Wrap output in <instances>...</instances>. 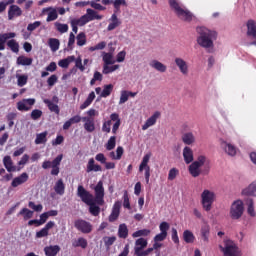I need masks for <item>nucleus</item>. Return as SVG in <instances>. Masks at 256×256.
<instances>
[{"label":"nucleus","instance_id":"nucleus-59","mask_svg":"<svg viewBox=\"0 0 256 256\" xmlns=\"http://www.w3.org/2000/svg\"><path fill=\"white\" fill-rule=\"evenodd\" d=\"M17 77V85L18 87H25L27 85V81L29 77L27 75H16Z\"/></svg>","mask_w":256,"mask_h":256},{"label":"nucleus","instance_id":"nucleus-52","mask_svg":"<svg viewBox=\"0 0 256 256\" xmlns=\"http://www.w3.org/2000/svg\"><path fill=\"white\" fill-rule=\"evenodd\" d=\"M48 44H49V47H50L51 51H53V52L59 51V45H61V43L59 42V39L50 38L48 40Z\"/></svg>","mask_w":256,"mask_h":256},{"label":"nucleus","instance_id":"nucleus-57","mask_svg":"<svg viewBox=\"0 0 256 256\" xmlns=\"http://www.w3.org/2000/svg\"><path fill=\"white\" fill-rule=\"evenodd\" d=\"M7 47L11 49L13 53H17L19 51V43H17V40L12 39L7 42Z\"/></svg>","mask_w":256,"mask_h":256},{"label":"nucleus","instance_id":"nucleus-9","mask_svg":"<svg viewBox=\"0 0 256 256\" xmlns=\"http://www.w3.org/2000/svg\"><path fill=\"white\" fill-rule=\"evenodd\" d=\"M61 161H63V154L58 155L52 162L46 160L42 163L43 169H51V175H59V165H61Z\"/></svg>","mask_w":256,"mask_h":256},{"label":"nucleus","instance_id":"nucleus-54","mask_svg":"<svg viewBox=\"0 0 256 256\" xmlns=\"http://www.w3.org/2000/svg\"><path fill=\"white\" fill-rule=\"evenodd\" d=\"M149 235H151V230H149V229H142V230H138V231L134 232L132 234V237L134 239H137V237H149Z\"/></svg>","mask_w":256,"mask_h":256},{"label":"nucleus","instance_id":"nucleus-43","mask_svg":"<svg viewBox=\"0 0 256 256\" xmlns=\"http://www.w3.org/2000/svg\"><path fill=\"white\" fill-rule=\"evenodd\" d=\"M75 61V56H68L65 59H62L58 62L59 67H62V69H67L69 67V64L73 63Z\"/></svg>","mask_w":256,"mask_h":256},{"label":"nucleus","instance_id":"nucleus-49","mask_svg":"<svg viewBox=\"0 0 256 256\" xmlns=\"http://www.w3.org/2000/svg\"><path fill=\"white\" fill-rule=\"evenodd\" d=\"M87 245H88L87 239L83 237L78 238L72 243V247H81L82 249H87Z\"/></svg>","mask_w":256,"mask_h":256},{"label":"nucleus","instance_id":"nucleus-53","mask_svg":"<svg viewBox=\"0 0 256 256\" xmlns=\"http://www.w3.org/2000/svg\"><path fill=\"white\" fill-rule=\"evenodd\" d=\"M76 41H77L78 47H83V45H86L87 44V35H85V32H80L76 36Z\"/></svg>","mask_w":256,"mask_h":256},{"label":"nucleus","instance_id":"nucleus-31","mask_svg":"<svg viewBox=\"0 0 256 256\" xmlns=\"http://www.w3.org/2000/svg\"><path fill=\"white\" fill-rule=\"evenodd\" d=\"M43 103H45V105H47L49 111H51V113H55L56 115H59V113H61V109H59V105L53 103V101L49 100V99H44Z\"/></svg>","mask_w":256,"mask_h":256},{"label":"nucleus","instance_id":"nucleus-56","mask_svg":"<svg viewBox=\"0 0 256 256\" xmlns=\"http://www.w3.org/2000/svg\"><path fill=\"white\" fill-rule=\"evenodd\" d=\"M54 25L58 33H67V31H69V25L67 24H63L61 22H55Z\"/></svg>","mask_w":256,"mask_h":256},{"label":"nucleus","instance_id":"nucleus-18","mask_svg":"<svg viewBox=\"0 0 256 256\" xmlns=\"http://www.w3.org/2000/svg\"><path fill=\"white\" fill-rule=\"evenodd\" d=\"M220 147L230 157H235V155H237V147L233 146L231 143H227V141L221 140Z\"/></svg>","mask_w":256,"mask_h":256},{"label":"nucleus","instance_id":"nucleus-42","mask_svg":"<svg viewBox=\"0 0 256 256\" xmlns=\"http://www.w3.org/2000/svg\"><path fill=\"white\" fill-rule=\"evenodd\" d=\"M33 213L34 212L29 210L28 208H22L21 211L18 213V217L22 216L24 221H27L33 218Z\"/></svg>","mask_w":256,"mask_h":256},{"label":"nucleus","instance_id":"nucleus-45","mask_svg":"<svg viewBox=\"0 0 256 256\" xmlns=\"http://www.w3.org/2000/svg\"><path fill=\"white\" fill-rule=\"evenodd\" d=\"M200 233H201V237H202L203 241L205 243H209V233H210L209 225L202 226Z\"/></svg>","mask_w":256,"mask_h":256},{"label":"nucleus","instance_id":"nucleus-27","mask_svg":"<svg viewBox=\"0 0 256 256\" xmlns=\"http://www.w3.org/2000/svg\"><path fill=\"white\" fill-rule=\"evenodd\" d=\"M16 37L15 32L0 34V51H5V44L8 39H14Z\"/></svg>","mask_w":256,"mask_h":256},{"label":"nucleus","instance_id":"nucleus-38","mask_svg":"<svg viewBox=\"0 0 256 256\" xmlns=\"http://www.w3.org/2000/svg\"><path fill=\"white\" fill-rule=\"evenodd\" d=\"M150 67H153V69H156V71H159L160 73H165V71H167V66L157 60H153L152 63H150Z\"/></svg>","mask_w":256,"mask_h":256},{"label":"nucleus","instance_id":"nucleus-12","mask_svg":"<svg viewBox=\"0 0 256 256\" xmlns=\"http://www.w3.org/2000/svg\"><path fill=\"white\" fill-rule=\"evenodd\" d=\"M82 23H84V25H87V23H89L90 21H95V19L97 21H101V19H103L102 15L97 14V12L91 8H88L86 10V14L80 17Z\"/></svg>","mask_w":256,"mask_h":256},{"label":"nucleus","instance_id":"nucleus-46","mask_svg":"<svg viewBox=\"0 0 256 256\" xmlns=\"http://www.w3.org/2000/svg\"><path fill=\"white\" fill-rule=\"evenodd\" d=\"M95 100V92H91L87 99L84 101L83 104L80 105V109L83 110V109H87V107H89V105H91V103H93V101Z\"/></svg>","mask_w":256,"mask_h":256},{"label":"nucleus","instance_id":"nucleus-13","mask_svg":"<svg viewBox=\"0 0 256 256\" xmlns=\"http://www.w3.org/2000/svg\"><path fill=\"white\" fill-rule=\"evenodd\" d=\"M74 227L78 231H81V233H85V234L91 233V231H93V226L91 225V223L82 219L76 220L74 222Z\"/></svg>","mask_w":256,"mask_h":256},{"label":"nucleus","instance_id":"nucleus-6","mask_svg":"<svg viewBox=\"0 0 256 256\" xmlns=\"http://www.w3.org/2000/svg\"><path fill=\"white\" fill-rule=\"evenodd\" d=\"M215 199H217L215 192L205 189L201 193L202 209H204V211L209 213V211H211V209H213V203H215Z\"/></svg>","mask_w":256,"mask_h":256},{"label":"nucleus","instance_id":"nucleus-2","mask_svg":"<svg viewBox=\"0 0 256 256\" xmlns=\"http://www.w3.org/2000/svg\"><path fill=\"white\" fill-rule=\"evenodd\" d=\"M196 32L198 33L197 43L200 47L204 49H211L213 47V41L217 39V32L213 30H209L206 27L200 26L196 28Z\"/></svg>","mask_w":256,"mask_h":256},{"label":"nucleus","instance_id":"nucleus-51","mask_svg":"<svg viewBox=\"0 0 256 256\" xmlns=\"http://www.w3.org/2000/svg\"><path fill=\"white\" fill-rule=\"evenodd\" d=\"M117 69H119V64H116L113 66H109V64H104L102 73H103V75H109V73H113V72L117 71Z\"/></svg>","mask_w":256,"mask_h":256},{"label":"nucleus","instance_id":"nucleus-47","mask_svg":"<svg viewBox=\"0 0 256 256\" xmlns=\"http://www.w3.org/2000/svg\"><path fill=\"white\" fill-rule=\"evenodd\" d=\"M95 100V92H91L87 99L84 101L83 104L80 105V109L83 110V109H87V107H89V105H91V103H93V101Z\"/></svg>","mask_w":256,"mask_h":256},{"label":"nucleus","instance_id":"nucleus-50","mask_svg":"<svg viewBox=\"0 0 256 256\" xmlns=\"http://www.w3.org/2000/svg\"><path fill=\"white\" fill-rule=\"evenodd\" d=\"M116 145H117V136H111L107 141V143L105 144V147L107 151H113Z\"/></svg>","mask_w":256,"mask_h":256},{"label":"nucleus","instance_id":"nucleus-44","mask_svg":"<svg viewBox=\"0 0 256 256\" xmlns=\"http://www.w3.org/2000/svg\"><path fill=\"white\" fill-rule=\"evenodd\" d=\"M17 65H23V66L33 65V58H28L26 56H19L17 58Z\"/></svg>","mask_w":256,"mask_h":256},{"label":"nucleus","instance_id":"nucleus-5","mask_svg":"<svg viewBox=\"0 0 256 256\" xmlns=\"http://www.w3.org/2000/svg\"><path fill=\"white\" fill-rule=\"evenodd\" d=\"M112 122L114 123L112 126V133L113 135H117V131H119V127H121V118L119 117V114L115 112L110 115V120L103 122L102 124L103 133H111Z\"/></svg>","mask_w":256,"mask_h":256},{"label":"nucleus","instance_id":"nucleus-40","mask_svg":"<svg viewBox=\"0 0 256 256\" xmlns=\"http://www.w3.org/2000/svg\"><path fill=\"white\" fill-rule=\"evenodd\" d=\"M47 135H48L47 131L37 134L36 139H35V144L43 145V144L47 143Z\"/></svg>","mask_w":256,"mask_h":256},{"label":"nucleus","instance_id":"nucleus-14","mask_svg":"<svg viewBox=\"0 0 256 256\" xmlns=\"http://www.w3.org/2000/svg\"><path fill=\"white\" fill-rule=\"evenodd\" d=\"M160 232L154 237V243H159L167 239V232L169 231V223L162 222L159 226Z\"/></svg>","mask_w":256,"mask_h":256},{"label":"nucleus","instance_id":"nucleus-28","mask_svg":"<svg viewBox=\"0 0 256 256\" xmlns=\"http://www.w3.org/2000/svg\"><path fill=\"white\" fill-rule=\"evenodd\" d=\"M103 171V168L99 164H95V159L90 158L86 167V173Z\"/></svg>","mask_w":256,"mask_h":256},{"label":"nucleus","instance_id":"nucleus-34","mask_svg":"<svg viewBox=\"0 0 256 256\" xmlns=\"http://www.w3.org/2000/svg\"><path fill=\"white\" fill-rule=\"evenodd\" d=\"M54 191L56 195H65V183L63 182V179L57 180V182L54 185Z\"/></svg>","mask_w":256,"mask_h":256},{"label":"nucleus","instance_id":"nucleus-39","mask_svg":"<svg viewBox=\"0 0 256 256\" xmlns=\"http://www.w3.org/2000/svg\"><path fill=\"white\" fill-rule=\"evenodd\" d=\"M70 23H71L72 31L75 34H77V32L79 31L78 27H84L85 25L84 22L81 20V18L72 19Z\"/></svg>","mask_w":256,"mask_h":256},{"label":"nucleus","instance_id":"nucleus-37","mask_svg":"<svg viewBox=\"0 0 256 256\" xmlns=\"http://www.w3.org/2000/svg\"><path fill=\"white\" fill-rule=\"evenodd\" d=\"M114 13H121V7H127L126 0H113Z\"/></svg>","mask_w":256,"mask_h":256},{"label":"nucleus","instance_id":"nucleus-64","mask_svg":"<svg viewBox=\"0 0 256 256\" xmlns=\"http://www.w3.org/2000/svg\"><path fill=\"white\" fill-rule=\"evenodd\" d=\"M103 241H104V245L106 247H111V245H113V243H115V241H117V237H115V236H111V237L105 236L103 238Z\"/></svg>","mask_w":256,"mask_h":256},{"label":"nucleus","instance_id":"nucleus-25","mask_svg":"<svg viewBox=\"0 0 256 256\" xmlns=\"http://www.w3.org/2000/svg\"><path fill=\"white\" fill-rule=\"evenodd\" d=\"M82 121L84 122V129L87 133H93V131H95V119L91 117H83Z\"/></svg>","mask_w":256,"mask_h":256},{"label":"nucleus","instance_id":"nucleus-4","mask_svg":"<svg viewBox=\"0 0 256 256\" xmlns=\"http://www.w3.org/2000/svg\"><path fill=\"white\" fill-rule=\"evenodd\" d=\"M169 5L171 9H173L177 17L181 19V21H186L187 23L193 21V14L191 13V11L182 7L177 0H169Z\"/></svg>","mask_w":256,"mask_h":256},{"label":"nucleus","instance_id":"nucleus-26","mask_svg":"<svg viewBox=\"0 0 256 256\" xmlns=\"http://www.w3.org/2000/svg\"><path fill=\"white\" fill-rule=\"evenodd\" d=\"M110 23L107 27V31H114V29H117L121 25V20L117 17V13H113L109 19Z\"/></svg>","mask_w":256,"mask_h":256},{"label":"nucleus","instance_id":"nucleus-22","mask_svg":"<svg viewBox=\"0 0 256 256\" xmlns=\"http://www.w3.org/2000/svg\"><path fill=\"white\" fill-rule=\"evenodd\" d=\"M175 64L178 67L180 73L182 75H188L189 74V66L187 65V62L183 60V58H175Z\"/></svg>","mask_w":256,"mask_h":256},{"label":"nucleus","instance_id":"nucleus-35","mask_svg":"<svg viewBox=\"0 0 256 256\" xmlns=\"http://www.w3.org/2000/svg\"><path fill=\"white\" fill-rule=\"evenodd\" d=\"M118 237L120 239H127L129 237V228H127V224L122 223L118 227Z\"/></svg>","mask_w":256,"mask_h":256},{"label":"nucleus","instance_id":"nucleus-19","mask_svg":"<svg viewBox=\"0 0 256 256\" xmlns=\"http://www.w3.org/2000/svg\"><path fill=\"white\" fill-rule=\"evenodd\" d=\"M161 117V112L156 111L150 118L146 120L144 125H142V131H147L149 127H153L155 123H157V120Z\"/></svg>","mask_w":256,"mask_h":256},{"label":"nucleus","instance_id":"nucleus-61","mask_svg":"<svg viewBox=\"0 0 256 256\" xmlns=\"http://www.w3.org/2000/svg\"><path fill=\"white\" fill-rule=\"evenodd\" d=\"M97 81H103V74H101L99 71L94 72L93 78L90 81V85L93 87Z\"/></svg>","mask_w":256,"mask_h":256},{"label":"nucleus","instance_id":"nucleus-32","mask_svg":"<svg viewBox=\"0 0 256 256\" xmlns=\"http://www.w3.org/2000/svg\"><path fill=\"white\" fill-rule=\"evenodd\" d=\"M242 195H247L248 197H256V181L252 182L247 188L242 190Z\"/></svg>","mask_w":256,"mask_h":256},{"label":"nucleus","instance_id":"nucleus-24","mask_svg":"<svg viewBox=\"0 0 256 256\" xmlns=\"http://www.w3.org/2000/svg\"><path fill=\"white\" fill-rule=\"evenodd\" d=\"M148 242L147 239L145 238H138L135 241V247H134V253L136 256H138V254H140L142 252V250L145 249V247H147Z\"/></svg>","mask_w":256,"mask_h":256},{"label":"nucleus","instance_id":"nucleus-33","mask_svg":"<svg viewBox=\"0 0 256 256\" xmlns=\"http://www.w3.org/2000/svg\"><path fill=\"white\" fill-rule=\"evenodd\" d=\"M184 145H193L195 143V135L192 132H186L181 137Z\"/></svg>","mask_w":256,"mask_h":256},{"label":"nucleus","instance_id":"nucleus-55","mask_svg":"<svg viewBox=\"0 0 256 256\" xmlns=\"http://www.w3.org/2000/svg\"><path fill=\"white\" fill-rule=\"evenodd\" d=\"M111 93H113V84L105 85L100 94V97H103V98L109 97Z\"/></svg>","mask_w":256,"mask_h":256},{"label":"nucleus","instance_id":"nucleus-7","mask_svg":"<svg viewBox=\"0 0 256 256\" xmlns=\"http://www.w3.org/2000/svg\"><path fill=\"white\" fill-rule=\"evenodd\" d=\"M224 256H241V251L232 240L224 241V247L219 246Z\"/></svg>","mask_w":256,"mask_h":256},{"label":"nucleus","instance_id":"nucleus-11","mask_svg":"<svg viewBox=\"0 0 256 256\" xmlns=\"http://www.w3.org/2000/svg\"><path fill=\"white\" fill-rule=\"evenodd\" d=\"M150 159H151V153L144 155L142 162L140 163V166H139L140 173H142V171L145 170L144 176L147 184H149V179L151 177V167L149 166Z\"/></svg>","mask_w":256,"mask_h":256},{"label":"nucleus","instance_id":"nucleus-16","mask_svg":"<svg viewBox=\"0 0 256 256\" xmlns=\"http://www.w3.org/2000/svg\"><path fill=\"white\" fill-rule=\"evenodd\" d=\"M29 181V174L27 172H23L19 176L15 177L11 182V187L13 189L19 187L20 185H24V183H27Z\"/></svg>","mask_w":256,"mask_h":256},{"label":"nucleus","instance_id":"nucleus-30","mask_svg":"<svg viewBox=\"0 0 256 256\" xmlns=\"http://www.w3.org/2000/svg\"><path fill=\"white\" fill-rule=\"evenodd\" d=\"M183 158L186 163V165H189V163H193V149L186 146L183 149Z\"/></svg>","mask_w":256,"mask_h":256},{"label":"nucleus","instance_id":"nucleus-15","mask_svg":"<svg viewBox=\"0 0 256 256\" xmlns=\"http://www.w3.org/2000/svg\"><path fill=\"white\" fill-rule=\"evenodd\" d=\"M35 102V98L22 99L21 101L17 102V109L18 111H31L33 105H35Z\"/></svg>","mask_w":256,"mask_h":256},{"label":"nucleus","instance_id":"nucleus-62","mask_svg":"<svg viewBox=\"0 0 256 256\" xmlns=\"http://www.w3.org/2000/svg\"><path fill=\"white\" fill-rule=\"evenodd\" d=\"M107 47V42L102 41L98 44H96L95 46H92L89 48V51L93 52V51H103V49H105Z\"/></svg>","mask_w":256,"mask_h":256},{"label":"nucleus","instance_id":"nucleus-10","mask_svg":"<svg viewBox=\"0 0 256 256\" xmlns=\"http://www.w3.org/2000/svg\"><path fill=\"white\" fill-rule=\"evenodd\" d=\"M94 201L97 205H105V187H103V181H99L94 187Z\"/></svg>","mask_w":256,"mask_h":256},{"label":"nucleus","instance_id":"nucleus-63","mask_svg":"<svg viewBox=\"0 0 256 256\" xmlns=\"http://www.w3.org/2000/svg\"><path fill=\"white\" fill-rule=\"evenodd\" d=\"M58 17H59V15L57 14V10L52 9V11H50L48 13L46 21H47V23H51V21H56V19H58Z\"/></svg>","mask_w":256,"mask_h":256},{"label":"nucleus","instance_id":"nucleus-3","mask_svg":"<svg viewBox=\"0 0 256 256\" xmlns=\"http://www.w3.org/2000/svg\"><path fill=\"white\" fill-rule=\"evenodd\" d=\"M207 161V157L204 155L198 156L197 160L192 162L188 168V171L190 175L193 177H199V175H209V171H211V167L209 165H205V162ZM204 168L201 170V167Z\"/></svg>","mask_w":256,"mask_h":256},{"label":"nucleus","instance_id":"nucleus-17","mask_svg":"<svg viewBox=\"0 0 256 256\" xmlns=\"http://www.w3.org/2000/svg\"><path fill=\"white\" fill-rule=\"evenodd\" d=\"M121 213V202L117 201L114 203L112 212L108 217L109 223H115L119 219V214Z\"/></svg>","mask_w":256,"mask_h":256},{"label":"nucleus","instance_id":"nucleus-58","mask_svg":"<svg viewBox=\"0 0 256 256\" xmlns=\"http://www.w3.org/2000/svg\"><path fill=\"white\" fill-rule=\"evenodd\" d=\"M255 203L253 202V199H248L247 200V206H248V209H247V212H248V215H250V217H255Z\"/></svg>","mask_w":256,"mask_h":256},{"label":"nucleus","instance_id":"nucleus-20","mask_svg":"<svg viewBox=\"0 0 256 256\" xmlns=\"http://www.w3.org/2000/svg\"><path fill=\"white\" fill-rule=\"evenodd\" d=\"M55 227V223L53 221H49L44 228L40 231L36 232L37 239H43V237H47L49 235V230Z\"/></svg>","mask_w":256,"mask_h":256},{"label":"nucleus","instance_id":"nucleus-48","mask_svg":"<svg viewBox=\"0 0 256 256\" xmlns=\"http://www.w3.org/2000/svg\"><path fill=\"white\" fill-rule=\"evenodd\" d=\"M102 60L104 62V65H114V63H115V60H113L112 53L103 52Z\"/></svg>","mask_w":256,"mask_h":256},{"label":"nucleus","instance_id":"nucleus-21","mask_svg":"<svg viewBox=\"0 0 256 256\" xmlns=\"http://www.w3.org/2000/svg\"><path fill=\"white\" fill-rule=\"evenodd\" d=\"M23 15V11L17 5H11L8 9V19L9 21H13L15 17H21Z\"/></svg>","mask_w":256,"mask_h":256},{"label":"nucleus","instance_id":"nucleus-23","mask_svg":"<svg viewBox=\"0 0 256 256\" xmlns=\"http://www.w3.org/2000/svg\"><path fill=\"white\" fill-rule=\"evenodd\" d=\"M3 165L6 169V171H8V173H13L15 171H21V168H18L16 166H13V160L11 159V156H5L3 158Z\"/></svg>","mask_w":256,"mask_h":256},{"label":"nucleus","instance_id":"nucleus-8","mask_svg":"<svg viewBox=\"0 0 256 256\" xmlns=\"http://www.w3.org/2000/svg\"><path fill=\"white\" fill-rule=\"evenodd\" d=\"M245 211V206L243 205V201L236 200L232 203L230 207V218L233 221H239L243 217V213Z\"/></svg>","mask_w":256,"mask_h":256},{"label":"nucleus","instance_id":"nucleus-60","mask_svg":"<svg viewBox=\"0 0 256 256\" xmlns=\"http://www.w3.org/2000/svg\"><path fill=\"white\" fill-rule=\"evenodd\" d=\"M30 117L33 121H38V119H41L43 117V111L40 109H34L32 110Z\"/></svg>","mask_w":256,"mask_h":256},{"label":"nucleus","instance_id":"nucleus-41","mask_svg":"<svg viewBox=\"0 0 256 256\" xmlns=\"http://www.w3.org/2000/svg\"><path fill=\"white\" fill-rule=\"evenodd\" d=\"M183 240L185 243H195V234L191 230H185L183 232Z\"/></svg>","mask_w":256,"mask_h":256},{"label":"nucleus","instance_id":"nucleus-29","mask_svg":"<svg viewBox=\"0 0 256 256\" xmlns=\"http://www.w3.org/2000/svg\"><path fill=\"white\" fill-rule=\"evenodd\" d=\"M61 251V247L59 245H50L44 248V253L46 256H57V254Z\"/></svg>","mask_w":256,"mask_h":256},{"label":"nucleus","instance_id":"nucleus-36","mask_svg":"<svg viewBox=\"0 0 256 256\" xmlns=\"http://www.w3.org/2000/svg\"><path fill=\"white\" fill-rule=\"evenodd\" d=\"M247 35L256 38V22L255 20H248L247 22Z\"/></svg>","mask_w":256,"mask_h":256},{"label":"nucleus","instance_id":"nucleus-1","mask_svg":"<svg viewBox=\"0 0 256 256\" xmlns=\"http://www.w3.org/2000/svg\"><path fill=\"white\" fill-rule=\"evenodd\" d=\"M77 196L83 203L89 206V213H91L93 217H99L101 208L95 203L91 192L87 191L83 185H79L77 188Z\"/></svg>","mask_w":256,"mask_h":256}]
</instances>
